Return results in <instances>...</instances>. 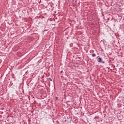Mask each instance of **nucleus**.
I'll return each instance as SVG.
<instances>
[{"label": "nucleus", "instance_id": "1", "mask_svg": "<svg viewBox=\"0 0 124 124\" xmlns=\"http://www.w3.org/2000/svg\"><path fill=\"white\" fill-rule=\"evenodd\" d=\"M96 59H98L97 60L98 62H102L103 63H105V62L104 61L103 62L102 59H101V58L99 57V56H97L96 57Z\"/></svg>", "mask_w": 124, "mask_h": 124}, {"label": "nucleus", "instance_id": "2", "mask_svg": "<svg viewBox=\"0 0 124 124\" xmlns=\"http://www.w3.org/2000/svg\"><path fill=\"white\" fill-rule=\"evenodd\" d=\"M95 56H96V55H95V54H94V53H93V54H92V57H94Z\"/></svg>", "mask_w": 124, "mask_h": 124}, {"label": "nucleus", "instance_id": "3", "mask_svg": "<svg viewBox=\"0 0 124 124\" xmlns=\"http://www.w3.org/2000/svg\"><path fill=\"white\" fill-rule=\"evenodd\" d=\"M48 80H49V81H52V78H48Z\"/></svg>", "mask_w": 124, "mask_h": 124}, {"label": "nucleus", "instance_id": "4", "mask_svg": "<svg viewBox=\"0 0 124 124\" xmlns=\"http://www.w3.org/2000/svg\"><path fill=\"white\" fill-rule=\"evenodd\" d=\"M0 114H2V113H3V111H2V112L0 111Z\"/></svg>", "mask_w": 124, "mask_h": 124}, {"label": "nucleus", "instance_id": "5", "mask_svg": "<svg viewBox=\"0 0 124 124\" xmlns=\"http://www.w3.org/2000/svg\"><path fill=\"white\" fill-rule=\"evenodd\" d=\"M56 99H58V97H56Z\"/></svg>", "mask_w": 124, "mask_h": 124}]
</instances>
